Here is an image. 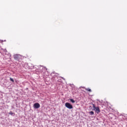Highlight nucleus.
Instances as JSON below:
<instances>
[{
  "label": "nucleus",
  "mask_w": 127,
  "mask_h": 127,
  "mask_svg": "<svg viewBox=\"0 0 127 127\" xmlns=\"http://www.w3.org/2000/svg\"><path fill=\"white\" fill-rule=\"evenodd\" d=\"M65 106L66 108H67V109H69V110H71V109H73V106H72V105H71V104H70L69 103H66L65 104Z\"/></svg>",
  "instance_id": "nucleus-1"
},
{
  "label": "nucleus",
  "mask_w": 127,
  "mask_h": 127,
  "mask_svg": "<svg viewBox=\"0 0 127 127\" xmlns=\"http://www.w3.org/2000/svg\"><path fill=\"white\" fill-rule=\"evenodd\" d=\"M93 108L94 109V110L97 113H99L101 112V110H100V108L99 107H96L94 104H93Z\"/></svg>",
  "instance_id": "nucleus-2"
},
{
  "label": "nucleus",
  "mask_w": 127,
  "mask_h": 127,
  "mask_svg": "<svg viewBox=\"0 0 127 127\" xmlns=\"http://www.w3.org/2000/svg\"><path fill=\"white\" fill-rule=\"evenodd\" d=\"M34 108L35 109H39L40 108V104L38 103H35L34 104Z\"/></svg>",
  "instance_id": "nucleus-3"
},
{
  "label": "nucleus",
  "mask_w": 127,
  "mask_h": 127,
  "mask_svg": "<svg viewBox=\"0 0 127 127\" xmlns=\"http://www.w3.org/2000/svg\"><path fill=\"white\" fill-rule=\"evenodd\" d=\"M84 89L85 90H86V91H87V92H89V93H91L92 92V90H91L90 88H86L84 87Z\"/></svg>",
  "instance_id": "nucleus-4"
},
{
  "label": "nucleus",
  "mask_w": 127,
  "mask_h": 127,
  "mask_svg": "<svg viewBox=\"0 0 127 127\" xmlns=\"http://www.w3.org/2000/svg\"><path fill=\"white\" fill-rule=\"evenodd\" d=\"M14 59H16V60H17V59L18 58V55H14Z\"/></svg>",
  "instance_id": "nucleus-5"
},
{
  "label": "nucleus",
  "mask_w": 127,
  "mask_h": 127,
  "mask_svg": "<svg viewBox=\"0 0 127 127\" xmlns=\"http://www.w3.org/2000/svg\"><path fill=\"white\" fill-rule=\"evenodd\" d=\"M90 115L93 116L94 115V112L93 111H91L89 112Z\"/></svg>",
  "instance_id": "nucleus-6"
},
{
  "label": "nucleus",
  "mask_w": 127,
  "mask_h": 127,
  "mask_svg": "<svg viewBox=\"0 0 127 127\" xmlns=\"http://www.w3.org/2000/svg\"><path fill=\"white\" fill-rule=\"evenodd\" d=\"M10 80L13 83L14 82V80H13V78H12L11 77L10 78Z\"/></svg>",
  "instance_id": "nucleus-7"
},
{
  "label": "nucleus",
  "mask_w": 127,
  "mask_h": 127,
  "mask_svg": "<svg viewBox=\"0 0 127 127\" xmlns=\"http://www.w3.org/2000/svg\"><path fill=\"white\" fill-rule=\"evenodd\" d=\"M70 102H71V103H75V101L73 100L72 99H70Z\"/></svg>",
  "instance_id": "nucleus-8"
},
{
  "label": "nucleus",
  "mask_w": 127,
  "mask_h": 127,
  "mask_svg": "<svg viewBox=\"0 0 127 127\" xmlns=\"http://www.w3.org/2000/svg\"><path fill=\"white\" fill-rule=\"evenodd\" d=\"M9 114L12 115H13V113H12V112L10 111V112H9Z\"/></svg>",
  "instance_id": "nucleus-9"
},
{
  "label": "nucleus",
  "mask_w": 127,
  "mask_h": 127,
  "mask_svg": "<svg viewBox=\"0 0 127 127\" xmlns=\"http://www.w3.org/2000/svg\"><path fill=\"white\" fill-rule=\"evenodd\" d=\"M44 70H45L46 71H47V68L45 67H43Z\"/></svg>",
  "instance_id": "nucleus-10"
},
{
  "label": "nucleus",
  "mask_w": 127,
  "mask_h": 127,
  "mask_svg": "<svg viewBox=\"0 0 127 127\" xmlns=\"http://www.w3.org/2000/svg\"><path fill=\"white\" fill-rule=\"evenodd\" d=\"M2 40H0V43H2Z\"/></svg>",
  "instance_id": "nucleus-11"
}]
</instances>
